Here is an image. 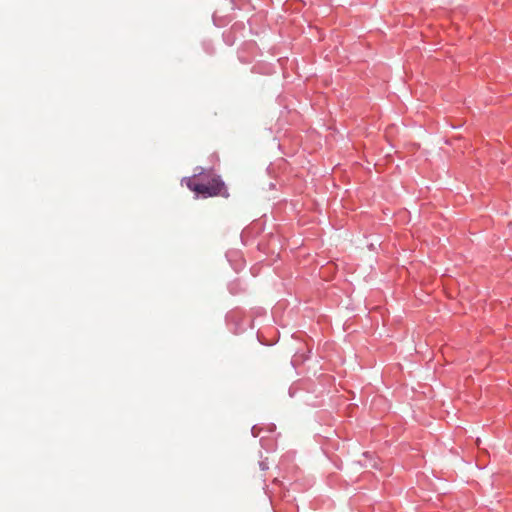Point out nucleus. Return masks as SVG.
Masks as SVG:
<instances>
[{"mask_svg": "<svg viewBox=\"0 0 512 512\" xmlns=\"http://www.w3.org/2000/svg\"><path fill=\"white\" fill-rule=\"evenodd\" d=\"M187 186L190 190L203 197L229 196L224 182L218 176L212 177L207 184L195 183L193 180H189Z\"/></svg>", "mask_w": 512, "mask_h": 512, "instance_id": "nucleus-1", "label": "nucleus"}]
</instances>
